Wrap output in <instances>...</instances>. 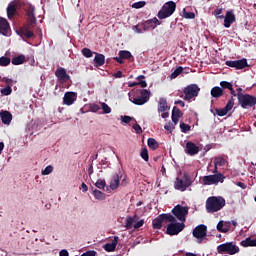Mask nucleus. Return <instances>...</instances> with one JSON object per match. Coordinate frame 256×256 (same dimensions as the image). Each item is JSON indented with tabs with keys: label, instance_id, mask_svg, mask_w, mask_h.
Returning <instances> with one entry per match:
<instances>
[{
	"label": "nucleus",
	"instance_id": "obj_42",
	"mask_svg": "<svg viewBox=\"0 0 256 256\" xmlns=\"http://www.w3.org/2000/svg\"><path fill=\"white\" fill-rule=\"evenodd\" d=\"M217 231H219V233H227V229H225L224 226V221L220 220L217 224Z\"/></svg>",
	"mask_w": 256,
	"mask_h": 256
},
{
	"label": "nucleus",
	"instance_id": "obj_9",
	"mask_svg": "<svg viewBox=\"0 0 256 256\" xmlns=\"http://www.w3.org/2000/svg\"><path fill=\"white\" fill-rule=\"evenodd\" d=\"M225 181V175L223 173L204 176L202 178L203 185H217V183H223Z\"/></svg>",
	"mask_w": 256,
	"mask_h": 256
},
{
	"label": "nucleus",
	"instance_id": "obj_11",
	"mask_svg": "<svg viewBox=\"0 0 256 256\" xmlns=\"http://www.w3.org/2000/svg\"><path fill=\"white\" fill-rule=\"evenodd\" d=\"M227 67H233L234 69L241 70L249 67V63H247V59L243 58L240 60H228L225 62Z\"/></svg>",
	"mask_w": 256,
	"mask_h": 256
},
{
	"label": "nucleus",
	"instance_id": "obj_14",
	"mask_svg": "<svg viewBox=\"0 0 256 256\" xmlns=\"http://www.w3.org/2000/svg\"><path fill=\"white\" fill-rule=\"evenodd\" d=\"M26 15L28 17V27L31 29V27L37 25V18L35 17V6H28L26 8Z\"/></svg>",
	"mask_w": 256,
	"mask_h": 256
},
{
	"label": "nucleus",
	"instance_id": "obj_34",
	"mask_svg": "<svg viewBox=\"0 0 256 256\" xmlns=\"http://www.w3.org/2000/svg\"><path fill=\"white\" fill-rule=\"evenodd\" d=\"M225 163H227V160L223 158V156L214 158V165H216V167H223L225 166Z\"/></svg>",
	"mask_w": 256,
	"mask_h": 256
},
{
	"label": "nucleus",
	"instance_id": "obj_57",
	"mask_svg": "<svg viewBox=\"0 0 256 256\" xmlns=\"http://www.w3.org/2000/svg\"><path fill=\"white\" fill-rule=\"evenodd\" d=\"M133 29L136 33H143V28H141V26L136 25V26H133Z\"/></svg>",
	"mask_w": 256,
	"mask_h": 256
},
{
	"label": "nucleus",
	"instance_id": "obj_10",
	"mask_svg": "<svg viewBox=\"0 0 256 256\" xmlns=\"http://www.w3.org/2000/svg\"><path fill=\"white\" fill-rule=\"evenodd\" d=\"M185 229V223H179V222H170L167 226L166 233L167 235H179L181 231Z\"/></svg>",
	"mask_w": 256,
	"mask_h": 256
},
{
	"label": "nucleus",
	"instance_id": "obj_59",
	"mask_svg": "<svg viewBox=\"0 0 256 256\" xmlns=\"http://www.w3.org/2000/svg\"><path fill=\"white\" fill-rule=\"evenodd\" d=\"M224 229H227V233H229V229H231V221L224 222Z\"/></svg>",
	"mask_w": 256,
	"mask_h": 256
},
{
	"label": "nucleus",
	"instance_id": "obj_4",
	"mask_svg": "<svg viewBox=\"0 0 256 256\" xmlns=\"http://www.w3.org/2000/svg\"><path fill=\"white\" fill-rule=\"evenodd\" d=\"M129 99L134 105H145L151 99V92L147 89L140 90V96L129 94Z\"/></svg>",
	"mask_w": 256,
	"mask_h": 256
},
{
	"label": "nucleus",
	"instance_id": "obj_16",
	"mask_svg": "<svg viewBox=\"0 0 256 256\" xmlns=\"http://www.w3.org/2000/svg\"><path fill=\"white\" fill-rule=\"evenodd\" d=\"M55 75L60 83H67L69 79H71V76L67 74V70L65 68L60 67L55 71Z\"/></svg>",
	"mask_w": 256,
	"mask_h": 256
},
{
	"label": "nucleus",
	"instance_id": "obj_46",
	"mask_svg": "<svg viewBox=\"0 0 256 256\" xmlns=\"http://www.w3.org/2000/svg\"><path fill=\"white\" fill-rule=\"evenodd\" d=\"M223 13V8H217L214 12L213 15L216 17V19H223L225 16L221 15Z\"/></svg>",
	"mask_w": 256,
	"mask_h": 256
},
{
	"label": "nucleus",
	"instance_id": "obj_44",
	"mask_svg": "<svg viewBox=\"0 0 256 256\" xmlns=\"http://www.w3.org/2000/svg\"><path fill=\"white\" fill-rule=\"evenodd\" d=\"M183 17L184 19H195V13L194 12H187V10L183 9Z\"/></svg>",
	"mask_w": 256,
	"mask_h": 256
},
{
	"label": "nucleus",
	"instance_id": "obj_17",
	"mask_svg": "<svg viewBox=\"0 0 256 256\" xmlns=\"http://www.w3.org/2000/svg\"><path fill=\"white\" fill-rule=\"evenodd\" d=\"M77 101V93L75 92H66L63 97L64 105H73Z\"/></svg>",
	"mask_w": 256,
	"mask_h": 256
},
{
	"label": "nucleus",
	"instance_id": "obj_62",
	"mask_svg": "<svg viewBox=\"0 0 256 256\" xmlns=\"http://www.w3.org/2000/svg\"><path fill=\"white\" fill-rule=\"evenodd\" d=\"M150 21L153 22V25H155V27H157V25H161V22H159V19H157V17H154Z\"/></svg>",
	"mask_w": 256,
	"mask_h": 256
},
{
	"label": "nucleus",
	"instance_id": "obj_61",
	"mask_svg": "<svg viewBox=\"0 0 256 256\" xmlns=\"http://www.w3.org/2000/svg\"><path fill=\"white\" fill-rule=\"evenodd\" d=\"M138 85H140V87H142V89H145V87H147V82L145 80H140L138 82Z\"/></svg>",
	"mask_w": 256,
	"mask_h": 256
},
{
	"label": "nucleus",
	"instance_id": "obj_3",
	"mask_svg": "<svg viewBox=\"0 0 256 256\" xmlns=\"http://www.w3.org/2000/svg\"><path fill=\"white\" fill-rule=\"evenodd\" d=\"M177 218L173 216L171 213L160 214L152 221L153 229H161L163 227V223H176Z\"/></svg>",
	"mask_w": 256,
	"mask_h": 256
},
{
	"label": "nucleus",
	"instance_id": "obj_53",
	"mask_svg": "<svg viewBox=\"0 0 256 256\" xmlns=\"http://www.w3.org/2000/svg\"><path fill=\"white\" fill-rule=\"evenodd\" d=\"M100 109H101V107H99V105H97V104L90 105V110L92 111V113H97V111H99Z\"/></svg>",
	"mask_w": 256,
	"mask_h": 256
},
{
	"label": "nucleus",
	"instance_id": "obj_37",
	"mask_svg": "<svg viewBox=\"0 0 256 256\" xmlns=\"http://www.w3.org/2000/svg\"><path fill=\"white\" fill-rule=\"evenodd\" d=\"M181 73H183V67L179 66L177 67L174 72L170 75V79H177V77H179V75H181Z\"/></svg>",
	"mask_w": 256,
	"mask_h": 256
},
{
	"label": "nucleus",
	"instance_id": "obj_55",
	"mask_svg": "<svg viewBox=\"0 0 256 256\" xmlns=\"http://www.w3.org/2000/svg\"><path fill=\"white\" fill-rule=\"evenodd\" d=\"M133 129L136 131V133H138V135L143 133V129L141 128V126L139 124H135L133 126Z\"/></svg>",
	"mask_w": 256,
	"mask_h": 256
},
{
	"label": "nucleus",
	"instance_id": "obj_15",
	"mask_svg": "<svg viewBox=\"0 0 256 256\" xmlns=\"http://www.w3.org/2000/svg\"><path fill=\"white\" fill-rule=\"evenodd\" d=\"M193 237L196 239H205L207 237V227L205 224H200L193 229Z\"/></svg>",
	"mask_w": 256,
	"mask_h": 256
},
{
	"label": "nucleus",
	"instance_id": "obj_58",
	"mask_svg": "<svg viewBox=\"0 0 256 256\" xmlns=\"http://www.w3.org/2000/svg\"><path fill=\"white\" fill-rule=\"evenodd\" d=\"M113 77H115L116 79H121V77H123V72L121 70H118Z\"/></svg>",
	"mask_w": 256,
	"mask_h": 256
},
{
	"label": "nucleus",
	"instance_id": "obj_39",
	"mask_svg": "<svg viewBox=\"0 0 256 256\" xmlns=\"http://www.w3.org/2000/svg\"><path fill=\"white\" fill-rule=\"evenodd\" d=\"M93 195L95 199H98V201H103L105 199V193L101 192L100 190H94Z\"/></svg>",
	"mask_w": 256,
	"mask_h": 256
},
{
	"label": "nucleus",
	"instance_id": "obj_40",
	"mask_svg": "<svg viewBox=\"0 0 256 256\" xmlns=\"http://www.w3.org/2000/svg\"><path fill=\"white\" fill-rule=\"evenodd\" d=\"M82 55L84 57H86L87 59L93 57V51H91V49L89 48H83L81 51Z\"/></svg>",
	"mask_w": 256,
	"mask_h": 256
},
{
	"label": "nucleus",
	"instance_id": "obj_38",
	"mask_svg": "<svg viewBox=\"0 0 256 256\" xmlns=\"http://www.w3.org/2000/svg\"><path fill=\"white\" fill-rule=\"evenodd\" d=\"M119 57H121V59H131V57H133V55L131 54V52H129L127 50H120Z\"/></svg>",
	"mask_w": 256,
	"mask_h": 256
},
{
	"label": "nucleus",
	"instance_id": "obj_32",
	"mask_svg": "<svg viewBox=\"0 0 256 256\" xmlns=\"http://www.w3.org/2000/svg\"><path fill=\"white\" fill-rule=\"evenodd\" d=\"M139 27L143 29V31H149V29H155V25H153V21L147 20L144 23L139 24Z\"/></svg>",
	"mask_w": 256,
	"mask_h": 256
},
{
	"label": "nucleus",
	"instance_id": "obj_50",
	"mask_svg": "<svg viewBox=\"0 0 256 256\" xmlns=\"http://www.w3.org/2000/svg\"><path fill=\"white\" fill-rule=\"evenodd\" d=\"M220 87H222V89L230 90L233 87V84H231L230 82H227V81H221Z\"/></svg>",
	"mask_w": 256,
	"mask_h": 256
},
{
	"label": "nucleus",
	"instance_id": "obj_47",
	"mask_svg": "<svg viewBox=\"0 0 256 256\" xmlns=\"http://www.w3.org/2000/svg\"><path fill=\"white\" fill-rule=\"evenodd\" d=\"M140 157H142L145 161H149V151L147 148H143L141 150Z\"/></svg>",
	"mask_w": 256,
	"mask_h": 256
},
{
	"label": "nucleus",
	"instance_id": "obj_26",
	"mask_svg": "<svg viewBox=\"0 0 256 256\" xmlns=\"http://www.w3.org/2000/svg\"><path fill=\"white\" fill-rule=\"evenodd\" d=\"M94 63L96 67H103L105 65V55L94 52Z\"/></svg>",
	"mask_w": 256,
	"mask_h": 256
},
{
	"label": "nucleus",
	"instance_id": "obj_31",
	"mask_svg": "<svg viewBox=\"0 0 256 256\" xmlns=\"http://www.w3.org/2000/svg\"><path fill=\"white\" fill-rule=\"evenodd\" d=\"M240 245L242 247H256V239H251V237L246 238L245 240H242Z\"/></svg>",
	"mask_w": 256,
	"mask_h": 256
},
{
	"label": "nucleus",
	"instance_id": "obj_60",
	"mask_svg": "<svg viewBox=\"0 0 256 256\" xmlns=\"http://www.w3.org/2000/svg\"><path fill=\"white\" fill-rule=\"evenodd\" d=\"M81 189L83 193H87V191H89V187H87V184H85V182L81 184Z\"/></svg>",
	"mask_w": 256,
	"mask_h": 256
},
{
	"label": "nucleus",
	"instance_id": "obj_28",
	"mask_svg": "<svg viewBox=\"0 0 256 256\" xmlns=\"http://www.w3.org/2000/svg\"><path fill=\"white\" fill-rule=\"evenodd\" d=\"M210 93L212 97H214L215 99H219V97H223V88L218 86L213 87Z\"/></svg>",
	"mask_w": 256,
	"mask_h": 256
},
{
	"label": "nucleus",
	"instance_id": "obj_5",
	"mask_svg": "<svg viewBox=\"0 0 256 256\" xmlns=\"http://www.w3.org/2000/svg\"><path fill=\"white\" fill-rule=\"evenodd\" d=\"M217 251L220 254L228 253V255H237L240 249H239V246L233 244V242H226L224 244H220L217 247Z\"/></svg>",
	"mask_w": 256,
	"mask_h": 256
},
{
	"label": "nucleus",
	"instance_id": "obj_13",
	"mask_svg": "<svg viewBox=\"0 0 256 256\" xmlns=\"http://www.w3.org/2000/svg\"><path fill=\"white\" fill-rule=\"evenodd\" d=\"M235 105V98L231 97L226 106L224 108H216V115H218V117H225V115H227L228 111H231V109H233V106Z\"/></svg>",
	"mask_w": 256,
	"mask_h": 256
},
{
	"label": "nucleus",
	"instance_id": "obj_6",
	"mask_svg": "<svg viewBox=\"0 0 256 256\" xmlns=\"http://www.w3.org/2000/svg\"><path fill=\"white\" fill-rule=\"evenodd\" d=\"M172 213L174 217L178 219V221H181V223H185L187 215H189V207L181 206L178 204L172 209Z\"/></svg>",
	"mask_w": 256,
	"mask_h": 256
},
{
	"label": "nucleus",
	"instance_id": "obj_54",
	"mask_svg": "<svg viewBox=\"0 0 256 256\" xmlns=\"http://www.w3.org/2000/svg\"><path fill=\"white\" fill-rule=\"evenodd\" d=\"M143 225H145V220H140L134 224V229H140Z\"/></svg>",
	"mask_w": 256,
	"mask_h": 256
},
{
	"label": "nucleus",
	"instance_id": "obj_1",
	"mask_svg": "<svg viewBox=\"0 0 256 256\" xmlns=\"http://www.w3.org/2000/svg\"><path fill=\"white\" fill-rule=\"evenodd\" d=\"M225 198L221 196H210L206 200V211L207 213H217L225 207Z\"/></svg>",
	"mask_w": 256,
	"mask_h": 256
},
{
	"label": "nucleus",
	"instance_id": "obj_22",
	"mask_svg": "<svg viewBox=\"0 0 256 256\" xmlns=\"http://www.w3.org/2000/svg\"><path fill=\"white\" fill-rule=\"evenodd\" d=\"M119 243V236H114V239L112 240L111 243H107L104 245L105 251L108 253H111L117 249V244Z\"/></svg>",
	"mask_w": 256,
	"mask_h": 256
},
{
	"label": "nucleus",
	"instance_id": "obj_41",
	"mask_svg": "<svg viewBox=\"0 0 256 256\" xmlns=\"http://www.w3.org/2000/svg\"><path fill=\"white\" fill-rule=\"evenodd\" d=\"M0 93H2L4 96H8L11 95V93H13V89L11 88V86H6L5 88H2L0 90Z\"/></svg>",
	"mask_w": 256,
	"mask_h": 256
},
{
	"label": "nucleus",
	"instance_id": "obj_52",
	"mask_svg": "<svg viewBox=\"0 0 256 256\" xmlns=\"http://www.w3.org/2000/svg\"><path fill=\"white\" fill-rule=\"evenodd\" d=\"M121 121H122V123L129 124V123H131V121H133V117H131V116H122Z\"/></svg>",
	"mask_w": 256,
	"mask_h": 256
},
{
	"label": "nucleus",
	"instance_id": "obj_19",
	"mask_svg": "<svg viewBox=\"0 0 256 256\" xmlns=\"http://www.w3.org/2000/svg\"><path fill=\"white\" fill-rule=\"evenodd\" d=\"M200 149L199 146H196L195 143L189 141L186 143V153L187 155H197L199 153Z\"/></svg>",
	"mask_w": 256,
	"mask_h": 256
},
{
	"label": "nucleus",
	"instance_id": "obj_51",
	"mask_svg": "<svg viewBox=\"0 0 256 256\" xmlns=\"http://www.w3.org/2000/svg\"><path fill=\"white\" fill-rule=\"evenodd\" d=\"M53 173V167L48 165L44 170H42V175H51Z\"/></svg>",
	"mask_w": 256,
	"mask_h": 256
},
{
	"label": "nucleus",
	"instance_id": "obj_20",
	"mask_svg": "<svg viewBox=\"0 0 256 256\" xmlns=\"http://www.w3.org/2000/svg\"><path fill=\"white\" fill-rule=\"evenodd\" d=\"M11 30V26L9 25V21L5 18H0V33L2 35H8Z\"/></svg>",
	"mask_w": 256,
	"mask_h": 256
},
{
	"label": "nucleus",
	"instance_id": "obj_56",
	"mask_svg": "<svg viewBox=\"0 0 256 256\" xmlns=\"http://www.w3.org/2000/svg\"><path fill=\"white\" fill-rule=\"evenodd\" d=\"M164 129H165L166 131H169V132L171 133V132H173V129H175V126H173L172 123H169V124H167V125L164 126Z\"/></svg>",
	"mask_w": 256,
	"mask_h": 256
},
{
	"label": "nucleus",
	"instance_id": "obj_25",
	"mask_svg": "<svg viewBox=\"0 0 256 256\" xmlns=\"http://www.w3.org/2000/svg\"><path fill=\"white\" fill-rule=\"evenodd\" d=\"M169 109H171V106H168L167 99L160 98L158 102V112L165 113V111H169Z\"/></svg>",
	"mask_w": 256,
	"mask_h": 256
},
{
	"label": "nucleus",
	"instance_id": "obj_7",
	"mask_svg": "<svg viewBox=\"0 0 256 256\" xmlns=\"http://www.w3.org/2000/svg\"><path fill=\"white\" fill-rule=\"evenodd\" d=\"M199 91H201V88L197 84H190L186 86L183 90L184 93V101H191L193 97H198Z\"/></svg>",
	"mask_w": 256,
	"mask_h": 256
},
{
	"label": "nucleus",
	"instance_id": "obj_24",
	"mask_svg": "<svg viewBox=\"0 0 256 256\" xmlns=\"http://www.w3.org/2000/svg\"><path fill=\"white\" fill-rule=\"evenodd\" d=\"M0 118L4 125H9V123H11L13 120V115L9 111H1Z\"/></svg>",
	"mask_w": 256,
	"mask_h": 256
},
{
	"label": "nucleus",
	"instance_id": "obj_30",
	"mask_svg": "<svg viewBox=\"0 0 256 256\" xmlns=\"http://www.w3.org/2000/svg\"><path fill=\"white\" fill-rule=\"evenodd\" d=\"M147 145L152 151H157V149H159V142H157L155 138H148Z\"/></svg>",
	"mask_w": 256,
	"mask_h": 256
},
{
	"label": "nucleus",
	"instance_id": "obj_63",
	"mask_svg": "<svg viewBox=\"0 0 256 256\" xmlns=\"http://www.w3.org/2000/svg\"><path fill=\"white\" fill-rule=\"evenodd\" d=\"M237 187H240L241 189H247V185L243 182H237L236 183Z\"/></svg>",
	"mask_w": 256,
	"mask_h": 256
},
{
	"label": "nucleus",
	"instance_id": "obj_12",
	"mask_svg": "<svg viewBox=\"0 0 256 256\" xmlns=\"http://www.w3.org/2000/svg\"><path fill=\"white\" fill-rule=\"evenodd\" d=\"M184 177H185V181H183V179H181L179 177L176 178L174 187L178 191H185V189H187V187H189L191 185V179H189V176H187V174H185Z\"/></svg>",
	"mask_w": 256,
	"mask_h": 256
},
{
	"label": "nucleus",
	"instance_id": "obj_43",
	"mask_svg": "<svg viewBox=\"0 0 256 256\" xmlns=\"http://www.w3.org/2000/svg\"><path fill=\"white\" fill-rule=\"evenodd\" d=\"M180 129L182 133H187L188 131H191V126H189V124H186L185 122H181Z\"/></svg>",
	"mask_w": 256,
	"mask_h": 256
},
{
	"label": "nucleus",
	"instance_id": "obj_29",
	"mask_svg": "<svg viewBox=\"0 0 256 256\" xmlns=\"http://www.w3.org/2000/svg\"><path fill=\"white\" fill-rule=\"evenodd\" d=\"M119 174H114L110 180V189L115 191L119 187Z\"/></svg>",
	"mask_w": 256,
	"mask_h": 256
},
{
	"label": "nucleus",
	"instance_id": "obj_48",
	"mask_svg": "<svg viewBox=\"0 0 256 256\" xmlns=\"http://www.w3.org/2000/svg\"><path fill=\"white\" fill-rule=\"evenodd\" d=\"M105 185H107V183L105 182V180L101 179H98L95 183V187H97L98 189H105Z\"/></svg>",
	"mask_w": 256,
	"mask_h": 256
},
{
	"label": "nucleus",
	"instance_id": "obj_2",
	"mask_svg": "<svg viewBox=\"0 0 256 256\" xmlns=\"http://www.w3.org/2000/svg\"><path fill=\"white\" fill-rule=\"evenodd\" d=\"M176 9H177V4L174 1H168L159 10L157 17L160 20L167 19L168 17H171L173 13H175Z\"/></svg>",
	"mask_w": 256,
	"mask_h": 256
},
{
	"label": "nucleus",
	"instance_id": "obj_23",
	"mask_svg": "<svg viewBox=\"0 0 256 256\" xmlns=\"http://www.w3.org/2000/svg\"><path fill=\"white\" fill-rule=\"evenodd\" d=\"M6 11L8 19H13V17L17 15V5L15 4V2H10Z\"/></svg>",
	"mask_w": 256,
	"mask_h": 256
},
{
	"label": "nucleus",
	"instance_id": "obj_45",
	"mask_svg": "<svg viewBox=\"0 0 256 256\" xmlns=\"http://www.w3.org/2000/svg\"><path fill=\"white\" fill-rule=\"evenodd\" d=\"M101 107H102V111H103V113H105V115H109V113H111V107H109V105L107 103L102 102Z\"/></svg>",
	"mask_w": 256,
	"mask_h": 256
},
{
	"label": "nucleus",
	"instance_id": "obj_36",
	"mask_svg": "<svg viewBox=\"0 0 256 256\" xmlns=\"http://www.w3.org/2000/svg\"><path fill=\"white\" fill-rule=\"evenodd\" d=\"M8 65H11V58L7 56H1L0 57V67H8Z\"/></svg>",
	"mask_w": 256,
	"mask_h": 256
},
{
	"label": "nucleus",
	"instance_id": "obj_35",
	"mask_svg": "<svg viewBox=\"0 0 256 256\" xmlns=\"http://www.w3.org/2000/svg\"><path fill=\"white\" fill-rule=\"evenodd\" d=\"M20 35H23L24 37H26V39H31V37H34L35 34L27 28H21Z\"/></svg>",
	"mask_w": 256,
	"mask_h": 256
},
{
	"label": "nucleus",
	"instance_id": "obj_21",
	"mask_svg": "<svg viewBox=\"0 0 256 256\" xmlns=\"http://www.w3.org/2000/svg\"><path fill=\"white\" fill-rule=\"evenodd\" d=\"M181 117H183V112L177 106H174L171 116L174 125H177V123H179V119H181Z\"/></svg>",
	"mask_w": 256,
	"mask_h": 256
},
{
	"label": "nucleus",
	"instance_id": "obj_8",
	"mask_svg": "<svg viewBox=\"0 0 256 256\" xmlns=\"http://www.w3.org/2000/svg\"><path fill=\"white\" fill-rule=\"evenodd\" d=\"M238 102L242 109H247V107H255L256 97L249 94H239Z\"/></svg>",
	"mask_w": 256,
	"mask_h": 256
},
{
	"label": "nucleus",
	"instance_id": "obj_49",
	"mask_svg": "<svg viewBox=\"0 0 256 256\" xmlns=\"http://www.w3.org/2000/svg\"><path fill=\"white\" fill-rule=\"evenodd\" d=\"M145 5H147V2L145 1H139V2H136L132 5L133 9H141L143 7H145Z\"/></svg>",
	"mask_w": 256,
	"mask_h": 256
},
{
	"label": "nucleus",
	"instance_id": "obj_27",
	"mask_svg": "<svg viewBox=\"0 0 256 256\" xmlns=\"http://www.w3.org/2000/svg\"><path fill=\"white\" fill-rule=\"evenodd\" d=\"M136 221H139V215L135 214L133 217L127 216L125 224L126 229H133V223Z\"/></svg>",
	"mask_w": 256,
	"mask_h": 256
},
{
	"label": "nucleus",
	"instance_id": "obj_64",
	"mask_svg": "<svg viewBox=\"0 0 256 256\" xmlns=\"http://www.w3.org/2000/svg\"><path fill=\"white\" fill-rule=\"evenodd\" d=\"M59 255L60 256H69V252L67 250H61Z\"/></svg>",
	"mask_w": 256,
	"mask_h": 256
},
{
	"label": "nucleus",
	"instance_id": "obj_33",
	"mask_svg": "<svg viewBox=\"0 0 256 256\" xmlns=\"http://www.w3.org/2000/svg\"><path fill=\"white\" fill-rule=\"evenodd\" d=\"M12 65H23L25 63V55H19L11 60Z\"/></svg>",
	"mask_w": 256,
	"mask_h": 256
},
{
	"label": "nucleus",
	"instance_id": "obj_18",
	"mask_svg": "<svg viewBox=\"0 0 256 256\" xmlns=\"http://www.w3.org/2000/svg\"><path fill=\"white\" fill-rule=\"evenodd\" d=\"M224 19V27L226 29H229V27H231V25H233V23H235L236 18H235V14L233 13V11H227Z\"/></svg>",
	"mask_w": 256,
	"mask_h": 256
}]
</instances>
